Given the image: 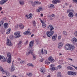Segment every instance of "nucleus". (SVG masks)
Instances as JSON below:
<instances>
[{"label":"nucleus","mask_w":77,"mask_h":77,"mask_svg":"<svg viewBox=\"0 0 77 77\" xmlns=\"http://www.w3.org/2000/svg\"><path fill=\"white\" fill-rule=\"evenodd\" d=\"M65 48L66 50H72L73 49H74L75 47L74 46H72L70 44H67L65 46Z\"/></svg>","instance_id":"obj_1"},{"label":"nucleus","mask_w":77,"mask_h":77,"mask_svg":"<svg viewBox=\"0 0 77 77\" xmlns=\"http://www.w3.org/2000/svg\"><path fill=\"white\" fill-rule=\"evenodd\" d=\"M53 32H50V31H47L46 33L47 36L49 38H51V36H52V35H53Z\"/></svg>","instance_id":"obj_2"},{"label":"nucleus","mask_w":77,"mask_h":77,"mask_svg":"<svg viewBox=\"0 0 77 77\" xmlns=\"http://www.w3.org/2000/svg\"><path fill=\"white\" fill-rule=\"evenodd\" d=\"M14 35L15 36H17L15 37V38H20V37H21L20 32H15L14 33Z\"/></svg>","instance_id":"obj_3"},{"label":"nucleus","mask_w":77,"mask_h":77,"mask_svg":"<svg viewBox=\"0 0 77 77\" xmlns=\"http://www.w3.org/2000/svg\"><path fill=\"white\" fill-rule=\"evenodd\" d=\"M7 45L8 46H12V43H11V42L9 39H7Z\"/></svg>","instance_id":"obj_4"},{"label":"nucleus","mask_w":77,"mask_h":77,"mask_svg":"<svg viewBox=\"0 0 77 77\" xmlns=\"http://www.w3.org/2000/svg\"><path fill=\"white\" fill-rule=\"evenodd\" d=\"M0 59L3 62H6V59L4 56H1L0 55Z\"/></svg>","instance_id":"obj_5"},{"label":"nucleus","mask_w":77,"mask_h":77,"mask_svg":"<svg viewBox=\"0 0 77 77\" xmlns=\"http://www.w3.org/2000/svg\"><path fill=\"white\" fill-rule=\"evenodd\" d=\"M30 54H31L32 55L33 54V51L32 50H30L26 52V55L27 56H29Z\"/></svg>","instance_id":"obj_6"},{"label":"nucleus","mask_w":77,"mask_h":77,"mask_svg":"<svg viewBox=\"0 0 77 77\" xmlns=\"http://www.w3.org/2000/svg\"><path fill=\"white\" fill-rule=\"evenodd\" d=\"M32 14H30L28 16L27 15H26L25 16L26 17H27V18L29 19H31L32 17Z\"/></svg>","instance_id":"obj_7"},{"label":"nucleus","mask_w":77,"mask_h":77,"mask_svg":"<svg viewBox=\"0 0 77 77\" xmlns=\"http://www.w3.org/2000/svg\"><path fill=\"white\" fill-rule=\"evenodd\" d=\"M48 60L49 61H51V62H54V60L53 59V57L51 56L50 57H49Z\"/></svg>","instance_id":"obj_8"},{"label":"nucleus","mask_w":77,"mask_h":77,"mask_svg":"<svg viewBox=\"0 0 77 77\" xmlns=\"http://www.w3.org/2000/svg\"><path fill=\"white\" fill-rule=\"evenodd\" d=\"M8 1V0H2L0 2V3L1 5H3Z\"/></svg>","instance_id":"obj_9"},{"label":"nucleus","mask_w":77,"mask_h":77,"mask_svg":"<svg viewBox=\"0 0 77 77\" xmlns=\"http://www.w3.org/2000/svg\"><path fill=\"white\" fill-rule=\"evenodd\" d=\"M54 65H53L52 64L51 65V68L50 69L51 71H54L56 70V68L54 67Z\"/></svg>","instance_id":"obj_10"},{"label":"nucleus","mask_w":77,"mask_h":77,"mask_svg":"<svg viewBox=\"0 0 77 77\" xmlns=\"http://www.w3.org/2000/svg\"><path fill=\"white\" fill-rule=\"evenodd\" d=\"M72 41L73 43H75L77 42V39L76 38L74 37L72 39Z\"/></svg>","instance_id":"obj_11"},{"label":"nucleus","mask_w":77,"mask_h":77,"mask_svg":"<svg viewBox=\"0 0 77 77\" xmlns=\"http://www.w3.org/2000/svg\"><path fill=\"white\" fill-rule=\"evenodd\" d=\"M40 70L42 74H44V72H45V68L44 67H42L40 68Z\"/></svg>","instance_id":"obj_12"},{"label":"nucleus","mask_w":77,"mask_h":77,"mask_svg":"<svg viewBox=\"0 0 77 77\" xmlns=\"http://www.w3.org/2000/svg\"><path fill=\"white\" fill-rule=\"evenodd\" d=\"M40 20L41 22V23L42 24V26L44 28L45 27H46V24H45L44 23V22H43V21L41 19H40Z\"/></svg>","instance_id":"obj_13"},{"label":"nucleus","mask_w":77,"mask_h":77,"mask_svg":"<svg viewBox=\"0 0 77 77\" xmlns=\"http://www.w3.org/2000/svg\"><path fill=\"white\" fill-rule=\"evenodd\" d=\"M68 16L69 17H71L72 18L74 17V14L72 12H70L68 14Z\"/></svg>","instance_id":"obj_14"},{"label":"nucleus","mask_w":77,"mask_h":77,"mask_svg":"<svg viewBox=\"0 0 77 77\" xmlns=\"http://www.w3.org/2000/svg\"><path fill=\"white\" fill-rule=\"evenodd\" d=\"M7 57L8 58L11 59V57H12V55L11 54V53L10 52H8L7 53Z\"/></svg>","instance_id":"obj_15"},{"label":"nucleus","mask_w":77,"mask_h":77,"mask_svg":"<svg viewBox=\"0 0 77 77\" xmlns=\"http://www.w3.org/2000/svg\"><path fill=\"white\" fill-rule=\"evenodd\" d=\"M33 45V43L32 41H31L30 42L29 44V48H32Z\"/></svg>","instance_id":"obj_16"},{"label":"nucleus","mask_w":77,"mask_h":77,"mask_svg":"<svg viewBox=\"0 0 77 77\" xmlns=\"http://www.w3.org/2000/svg\"><path fill=\"white\" fill-rule=\"evenodd\" d=\"M11 69L12 70V72L14 71L15 69V67H14V64L13 63H12L11 65Z\"/></svg>","instance_id":"obj_17"},{"label":"nucleus","mask_w":77,"mask_h":77,"mask_svg":"<svg viewBox=\"0 0 77 77\" xmlns=\"http://www.w3.org/2000/svg\"><path fill=\"white\" fill-rule=\"evenodd\" d=\"M63 45L62 44V43L61 42H60L58 45V47L59 48H61Z\"/></svg>","instance_id":"obj_18"},{"label":"nucleus","mask_w":77,"mask_h":77,"mask_svg":"<svg viewBox=\"0 0 77 77\" xmlns=\"http://www.w3.org/2000/svg\"><path fill=\"white\" fill-rule=\"evenodd\" d=\"M54 8V5L53 4H51L48 5V8L49 9H52Z\"/></svg>","instance_id":"obj_19"},{"label":"nucleus","mask_w":77,"mask_h":77,"mask_svg":"<svg viewBox=\"0 0 77 77\" xmlns=\"http://www.w3.org/2000/svg\"><path fill=\"white\" fill-rule=\"evenodd\" d=\"M8 23H5L4 24V29H7L8 27Z\"/></svg>","instance_id":"obj_20"},{"label":"nucleus","mask_w":77,"mask_h":77,"mask_svg":"<svg viewBox=\"0 0 77 77\" xmlns=\"http://www.w3.org/2000/svg\"><path fill=\"white\" fill-rule=\"evenodd\" d=\"M19 27L20 29H24V25H23V24L21 23L20 24Z\"/></svg>","instance_id":"obj_21"},{"label":"nucleus","mask_w":77,"mask_h":77,"mask_svg":"<svg viewBox=\"0 0 77 77\" xmlns=\"http://www.w3.org/2000/svg\"><path fill=\"white\" fill-rule=\"evenodd\" d=\"M41 4V2H36V1H35L34 3L35 5H40Z\"/></svg>","instance_id":"obj_22"},{"label":"nucleus","mask_w":77,"mask_h":77,"mask_svg":"<svg viewBox=\"0 0 77 77\" xmlns=\"http://www.w3.org/2000/svg\"><path fill=\"white\" fill-rule=\"evenodd\" d=\"M57 38V35L55 36H52V40L53 41H56V38Z\"/></svg>","instance_id":"obj_23"},{"label":"nucleus","mask_w":77,"mask_h":77,"mask_svg":"<svg viewBox=\"0 0 77 77\" xmlns=\"http://www.w3.org/2000/svg\"><path fill=\"white\" fill-rule=\"evenodd\" d=\"M7 62L8 63H11V58H8L7 60Z\"/></svg>","instance_id":"obj_24"},{"label":"nucleus","mask_w":77,"mask_h":77,"mask_svg":"<svg viewBox=\"0 0 77 77\" xmlns=\"http://www.w3.org/2000/svg\"><path fill=\"white\" fill-rule=\"evenodd\" d=\"M53 30H54V27H52L51 28L49 32H51V33H52V32H53V33H54V31H53Z\"/></svg>","instance_id":"obj_25"},{"label":"nucleus","mask_w":77,"mask_h":77,"mask_svg":"<svg viewBox=\"0 0 77 77\" xmlns=\"http://www.w3.org/2000/svg\"><path fill=\"white\" fill-rule=\"evenodd\" d=\"M19 3L21 5H23L24 4V2L23 1H19Z\"/></svg>","instance_id":"obj_26"},{"label":"nucleus","mask_w":77,"mask_h":77,"mask_svg":"<svg viewBox=\"0 0 77 77\" xmlns=\"http://www.w3.org/2000/svg\"><path fill=\"white\" fill-rule=\"evenodd\" d=\"M0 71H2L3 72H5V71L3 69V68L1 66H0Z\"/></svg>","instance_id":"obj_27"},{"label":"nucleus","mask_w":77,"mask_h":77,"mask_svg":"<svg viewBox=\"0 0 77 77\" xmlns=\"http://www.w3.org/2000/svg\"><path fill=\"white\" fill-rule=\"evenodd\" d=\"M29 33H30V31H27L25 32L23 34L25 35H28Z\"/></svg>","instance_id":"obj_28"},{"label":"nucleus","mask_w":77,"mask_h":77,"mask_svg":"<svg viewBox=\"0 0 77 77\" xmlns=\"http://www.w3.org/2000/svg\"><path fill=\"white\" fill-rule=\"evenodd\" d=\"M20 63L21 64H24L26 63V62L24 60H22L20 62Z\"/></svg>","instance_id":"obj_29"},{"label":"nucleus","mask_w":77,"mask_h":77,"mask_svg":"<svg viewBox=\"0 0 77 77\" xmlns=\"http://www.w3.org/2000/svg\"><path fill=\"white\" fill-rule=\"evenodd\" d=\"M52 3L53 4L56 5L57 4V0H53L52 1Z\"/></svg>","instance_id":"obj_30"},{"label":"nucleus","mask_w":77,"mask_h":77,"mask_svg":"<svg viewBox=\"0 0 77 77\" xmlns=\"http://www.w3.org/2000/svg\"><path fill=\"white\" fill-rule=\"evenodd\" d=\"M27 65L28 66H31L32 67H33V65L32 64H30V63H28L27 64Z\"/></svg>","instance_id":"obj_31"},{"label":"nucleus","mask_w":77,"mask_h":77,"mask_svg":"<svg viewBox=\"0 0 77 77\" xmlns=\"http://www.w3.org/2000/svg\"><path fill=\"white\" fill-rule=\"evenodd\" d=\"M72 75H76V72H72Z\"/></svg>","instance_id":"obj_32"},{"label":"nucleus","mask_w":77,"mask_h":77,"mask_svg":"<svg viewBox=\"0 0 77 77\" xmlns=\"http://www.w3.org/2000/svg\"><path fill=\"white\" fill-rule=\"evenodd\" d=\"M50 62H48V60H46L45 61V64H46L47 65H49V64H50Z\"/></svg>","instance_id":"obj_33"},{"label":"nucleus","mask_w":77,"mask_h":77,"mask_svg":"<svg viewBox=\"0 0 77 77\" xmlns=\"http://www.w3.org/2000/svg\"><path fill=\"white\" fill-rule=\"evenodd\" d=\"M5 74H6V75L7 76H9L10 75V73L8 72H6L5 71Z\"/></svg>","instance_id":"obj_34"},{"label":"nucleus","mask_w":77,"mask_h":77,"mask_svg":"<svg viewBox=\"0 0 77 77\" xmlns=\"http://www.w3.org/2000/svg\"><path fill=\"white\" fill-rule=\"evenodd\" d=\"M32 55H33V58H32L33 60H35V59H36V55H35L33 54Z\"/></svg>","instance_id":"obj_35"},{"label":"nucleus","mask_w":77,"mask_h":77,"mask_svg":"<svg viewBox=\"0 0 77 77\" xmlns=\"http://www.w3.org/2000/svg\"><path fill=\"white\" fill-rule=\"evenodd\" d=\"M58 77H60L61 76V73L60 72H58L57 73Z\"/></svg>","instance_id":"obj_36"},{"label":"nucleus","mask_w":77,"mask_h":77,"mask_svg":"<svg viewBox=\"0 0 77 77\" xmlns=\"http://www.w3.org/2000/svg\"><path fill=\"white\" fill-rule=\"evenodd\" d=\"M33 23V26H36V22L35 21H33L32 22Z\"/></svg>","instance_id":"obj_37"},{"label":"nucleus","mask_w":77,"mask_h":77,"mask_svg":"<svg viewBox=\"0 0 77 77\" xmlns=\"http://www.w3.org/2000/svg\"><path fill=\"white\" fill-rule=\"evenodd\" d=\"M21 43H22V42L20 41L18 44V45L20 46V47H21Z\"/></svg>","instance_id":"obj_38"},{"label":"nucleus","mask_w":77,"mask_h":77,"mask_svg":"<svg viewBox=\"0 0 77 77\" xmlns=\"http://www.w3.org/2000/svg\"><path fill=\"white\" fill-rule=\"evenodd\" d=\"M10 32H11V29H8L7 30V32L6 34H8L9 33H10Z\"/></svg>","instance_id":"obj_39"},{"label":"nucleus","mask_w":77,"mask_h":77,"mask_svg":"<svg viewBox=\"0 0 77 77\" xmlns=\"http://www.w3.org/2000/svg\"><path fill=\"white\" fill-rule=\"evenodd\" d=\"M68 75H71L72 74V72L71 71H69L67 72Z\"/></svg>","instance_id":"obj_40"},{"label":"nucleus","mask_w":77,"mask_h":77,"mask_svg":"<svg viewBox=\"0 0 77 77\" xmlns=\"http://www.w3.org/2000/svg\"><path fill=\"white\" fill-rule=\"evenodd\" d=\"M52 27H53V26H52L51 25H49V26H48V29H50V28H51Z\"/></svg>","instance_id":"obj_41"},{"label":"nucleus","mask_w":77,"mask_h":77,"mask_svg":"<svg viewBox=\"0 0 77 77\" xmlns=\"http://www.w3.org/2000/svg\"><path fill=\"white\" fill-rule=\"evenodd\" d=\"M43 53L44 54H47V51L45 50L44 51Z\"/></svg>","instance_id":"obj_42"},{"label":"nucleus","mask_w":77,"mask_h":77,"mask_svg":"<svg viewBox=\"0 0 77 77\" xmlns=\"http://www.w3.org/2000/svg\"><path fill=\"white\" fill-rule=\"evenodd\" d=\"M63 34L64 35L66 36V35H67V34H66V31H63Z\"/></svg>","instance_id":"obj_43"},{"label":"nucleus","mask_w":77,"mask_h":77,"mask_svg":"<svg viewBox=\"0 0 77 77\" xmlns=\"http://www.w3.org/2000/svg\"><path fill=\"white\" fill-rule=\"evenodd\" d=\"M3 23H4L3 21H2L1 22H0V26H1L2 25H3Z\"/></svg>","instance_id":"obj_44"},{"label":"nucleus","mask_w":77,"mask_h":77,"mask_svg":"<svg viewBox=\"0 0 77 77\" xmlns=\"http://www.w3.org/2000/svg\"><path fill=\"white\" fill-rule=\"evenodd\" d=\"M61 38L62 37H61V35H59L58 37V40H60V39H61Z\"/></svg>","instance_id":"obj_45"},{"label":"nucleus","mask_w":77,"mask_h":77,"mask_svg":"<svg viewBox=\"0 0 77 77\" xmlns=\"http://www.w3.org/2000/svg\"><path fill=\"white\" fill-rule=\"evenodd\" d=\"M27 75L29 77H31L32 75V73H28L27 74Z\"/></svg>","instance_id":"obj_46"},{"label":"nucleus","mask_w":77,"mask_h":77,"mask_svg":"<svg viewBox=\"0 0 77 77\" xmlns=\"http://www.w3.org/2000/svg\"><path fill=\"white\" fill-rule=\"evenodd\" d=\"M10 39H13V36L12 35H10Z\"/></svg>","instance_id":"obj_47"},{"label":"nucleus","mask_w":77,"mask_h":77,"mask_svg":"<svg viewBox=\"0 0 77 77\" xmlns=\"http://www.w3.org/2000/svg\"><path fill=\"white\" fill-rule=\"evenodd\" d=\"M67 68L69 69H72V67H70V66H69L67 67Z\"/></svg>","instance_id":"obj_48"},{"label":"nucleus","mask_w":77,"mask_h":77,"mask_svg":"<svg viewBox=\"0 0 77 77\" xmlns=\"http://www.w3.org/2000/svg\"><path fill=\"white\" fill-rule=\"evenodd\" d=\"M73 1L74 3H77V0H73Z\"/></svg>","instance_id":"obj_49"},{"label":"nucleus","mask_w":77,"mask_h":77,"mask_svg":"<svg viewBox=\"0 0 77 77\" xmlns=\"http://www.w3.org/2000/svg\"><path fill=\"white\" fill-rule=\"evenodd\" d=\"M75 35L76 36H77V31H76L75 32Z\"/></svg>","instance_id":"obj_50"},{"label":"nucleus","mask_w":77,"mask_h":77,"mask_svg":"<svg viewBox=\"0 0 77 77\" xmlns=\"http://www.w3.org/2000/svg\"><path fill=\"white\" fill-rule=\"evenodd\" d=\"M43 60H44V59H40V62H43Z\"/></svg>","instance_id":"obj_51"},{"label":"nucleus","mask_w":77,"mask_h":77,"mask_svg":"<svg viewBox=\"0 0 77 77\" xmlns=\"http://www.w3.org/2000/svg\"><path fill=\"white\" fill-rule=\"evenodd\" d=\"M39 10L40 11H41V10H42V7H39Z\"/></svg>","instance_id":"obj_52"},{"label":"nucleus","mask_w":77,"mask_h":77,"mask_svg":"<svg viewBox=\"0 0 77 77\" xmlns=\"http://www.w3.org/2000/svg\"><path fill=\"white\" fill-rule=\"evenodd\" d=\"M28 43H29V42H28V41H26V43H25V45H27V44H28Z\"/></svg>","instance_id":"obj_53"},{"label":"nucleus","mask_w":77,"mask_h":77,"mask_svg":"<svg viewBox=\"0 0 77 77\" xmlns=\"http://www.w3.org/2000/svg\"><path fill=\"white\" fill-rule=\"evenodd\" d=\"M43 51H44V49H42L41 50L42 54H43Z\"/></svg>","instance_id":"obj_54"},{"label":"nucleus","mask_w":77,"mask_h":77,"mask_svg":"<svg viewBox=\"0 0 77 77\" xmlns=\"http://www.w3.org/2000/svg\"><path fill=\"white\" fill-rule=\"evenodd\" d=\"M57 3H60V1L59 0H57Z\"/></svg>","instance_id":"obj_55"},{"label":"nucleus","mask_w":77,"mask_h":77,"mask_svg":"<svg viewBox=\"0 0 77 77\" xmlns=\"http://www.w3.org/2000/svg\"><path fill=\"white\" fill-rule=\"evenodd\" d=\"M58 68H62V66L60 65H58L57 66Z\"/></svg>","instance_id":"obj_56"},{"label":"nucleus","mask_w":77,"mask_h":77,"mask_svg":"<svg viewBox=\"0 0 77 77\" xmlns=\"http://www.w3.org/2000/svg\"><path fill=\"white\" fill-rule=\"evenodd\" d=\"M72 66H73V67H74V68H75V69H77V67H75L73 65H72Z\"/></svg>","instance_id":"obj_57"},{"label":"nucleus","mask_w":77,"mask_h":77,"mask_svg":"<svg viewBox=\"0 0 77 77\" xmlns=\"http://www.w3.org/2000/svg\"><path fill=\"white\" fill-rule=\"evenodd\" d=\"M71 10H68L67 11V13H69V12H70V11Z\"/></svg>","instance_id":"obj_58"},{"label":"nucleus","mask_w":77,"mask_h":77,"mask_svg":"<svg viewBox=\"0 0 77 77\" xmlns=\"http://www.w3.org/2000/svg\"><path fill=\"white\" fill-rule=\"evenodd\" d=\"M17 60L18 61H20V60H21V58H17Z\"/></svg>","instance_id":"obj_59"},{"label":"nucleus","mask_w":77,"mask_h":77,"mask_svg":"<svg viewBox=\"0 0 77 77\" xmlns=\"http://www.w3.org/2000/svg\"><path fill=\"white\" fill-rule=\"evenodd\" d=\"M55 15H54V14H52L51 15V16L52 17H54Z\"/></svg>","instance_id":"obj_60"},{"label":"nucleus","mask_w":77,"mask_h":77,"mask_svg":"<svg viewBox=\"0 0 77 77\" xmlns=\"http://www.w3.org/2000/svg\"><path fill=\"white\" fill-rule=\"evenodd\" d=\"M68 60H72V59H71V58H68Z\"/></svg>","instance_id":"obj_61"},{"label":"nucleus","mask_w":77,"mask_h":77,"mask_svg":"<svg viewBox=\"0 0 77 77\" xmlns=\"http://www.w3.org/2000/svg\"><path fill=\"white\" fill-rule=\"evenodd\" d=\"M65 5H66V6H68V5H69V4H68V3H65Z\"/></svg>","instance_id":"obj_62"},{"label":"nucleus","mask_w":77,"mask_h":77,"mask_svg":"<svg viewBox=\"0 0 77 77\" xmlns=\"http://www.w3.org/2000/svg\"><path fill=\"white\" fill-rule=\"evenodd\" d=\"M37 11L38 12H40V10L39 9H37Z\"/></svg>","instance_id":"obj_63"},{"label":"nucleus","mask_w":77,"mask_h":77,"mask_svg":"<svg viewBox=\"0 0 77 77\" xmlns=\"http://www.w3.org/2000/svg\"><path fill=\"white\" fill-rule=\"evenodd\" d=\"M18 25H16L15 26V27L17 29L18 28Z\"/></svg>","instance_id":"obj_64"}]
</instances>
